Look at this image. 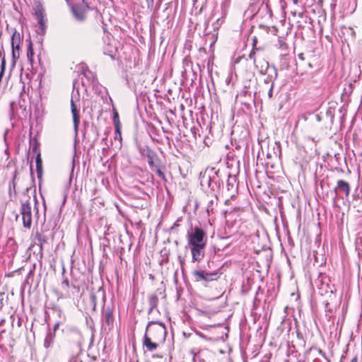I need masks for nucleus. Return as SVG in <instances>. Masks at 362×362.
Masks as SVG:
<instances>
[{
	"mask_svg": "<svg viewBox=\"0 0 362 362\" xmlns=\"http://www.w3.org/2000/svg\"><path fill=\"white\" fill-rule=\"evenodd\" d=\"M298 59H300L301 61H303V60L305 59L304 54H303V53H300V54H298Z\"/></svg>",
	"mask_w": 362,
	"mask_h": 362,
	"instance_id": "nucleus-56",
	"label": "nucleus"
},
{
	"mask_svg": "<svg viewBox=\"0 0 362 362\" xmlns=\"http://www.w3.org/2000/svg\"><path fill=\"white\" fill-rule=\"evenodd\" d=\"M139 151L143 157L146 158L151 156L153 153L156 152L152 148H151L148 145L139 146Z\"/></svg>",
	"mask_w": 362,
	"mask_h": 362,
	"instance_id": "nucleus-25",
	"label": "nucleus"
},
{
	"mask_svg": "<svg viewBox=\"0 0 362 362\" xmlns=\"http://www.w3.org/2000/svg\"><path fill=\"white\" fill-rule=\"evenodd\" d=\"M187 246L206 245V232L199 226L191 228L187 233Z\"/></svg>",
	"mask_w": 362,
	"mask_h": 362,
	"instance_id": "nucleus-5",
	"label": "nucleus"
},
{
	"mask_svg": "<svg viewBox=\"0 0 362 362\" xmlns=\"http://www.w3.org/2000/svg\"><path fill=\"white\" fill-rule=\"evenodd\" d=\"M29 188L27 187L23 192V198L20 200L21 207L20 214L22 216L23 226L27 229H30L32 226L33 214L30 204V197L27 194Z\"/></svg>",
	"mask_w": 362,
	"mask_h": 362,
	"instance_id": "nucleus-3",
	"label": "nucleus"
},
{
	"mask_svg": "<svg viewBox=\"0 0 362 362\" xmlns=\"http://www.w3.org/2000/svg\"><path fill=\"white\" fill-rule=\"evenodd\" d=\"M54 310L57 312V315L61 317L62 314V310L59 307H55Z\"/></svg>",
	"mask_w": 362,
	"mask_h": 362,
	"instance_id": "nucleus-48",
	"label": "nucleus"
},
{
	"mask_svg": "<svg viewBox=\"0 0 362 362\" xmlns=\"http://www.w3.org/2000/svg\"><path fill=\"white\" fill-rule=\"evenodd\" d=\"M17 42H21V37L19 33L15 32L11 37V47H13V45H16Z\"/></svg>",
	"mask_w": 362,
	"mask_h": 362,
	"instance_id": "nucleus-35",
	"label": "nucleus"
},
{
	"mask_svg": "<svg viewBox=\"0 0 362 362\" xmlns=\"http://www.w3.org/2000/svg\"><path fill=\"white\" fill-rule=\"evenodd\" d=\"M260 68L259 69V73L262 75H266L264 80V83H274L278 77V70L274 65H269V62L264 59L259 62Z\"/></svg>",
	"mask_w": 362,
	"mask_h": 362,
	"instance_id": "nucleus-7",
	"label": "nucleus"
},
{
	"mask_svg": "<svg viewBox=\"0 0 362 362\" xmlns=\"http://www.w3.org/2000/svg\"><path fill=\"white\" fill-rule=\"evenodd\" d=\"M106 233H105V236L100 239V247H103V256L106 255L105 247H109L110 240L105 236Z\"/></svg>",
	"mask_w": 362,
	"mask_h": 362,
	"instance_id": "nucleus-32",
	"label": "nucleus"
},
{
	"mask_svg": "<svg viewBox=\"0 0 362 362\" xmlns=\"http://www.w3.org/2000/svg\"><path fill=\"white\" fill-rule=\"evenodd\" d=\"M103 307L102 311V319L103 321L108 326L109 329H111L114 327L115 317L113 316V307L110 305L105 306V296L103 295Z\"/></svg>",
	"mask_w": 362,
	"mask_h": 362,
	"instance_id": "nucleus-12",
	"label": "nucleus"
},
{
	"mask_svg": "<svg viewBox=\"0 0 362 362\" xmlns=\"http://www.w3.org/2000/svg\"><path fill=\"white\" fill-rule=\"evenodd\" d=\"M70 286L74 289V291H73L74 294L79 293V291H80L79 286L76 285L74 282H72Z\"/></svg>",
	"mask_w": 362,
	"mask_h": 362,
	"instance_id": "nucleus-41",
	"label": "nucleus"
},
{
	"mask_svg": "<svg viewBox=\"0 0 362 362\" xmlns=\"http://www.w3.org/2000/svg\"><path fill=\"white\" fill-rule=\"evenodd\" d=\"M112 122L115 127V131L116 133L119 134V136L121 137V132H120V122L119 118V114L116 109H113V117H112Z\"/></svg>",
	"mask_w": 362,
	"mask_h": 362,
	"instance_id": "nucleus-24",
	"label": "nucleus"
},
{
	"mask_svg": "<svg viewBox=\"0 0 362 362\" xmlns=\"http://www.w3.org/2000/svg\"><path fill=\"white\" fill-rule=\"evenodd\" d=\"M200 185L203 188L207 187L211 194L218 195L223 185L219 170H216L214 168L207 169L201 177Z\"/></svg>",
	"mask_w": 362,
	"mask_h": 362,
	"instance_id": "nucleus-2",
	"label": "nucleus"
},
{
	"mask_svg": "<svg viewBox=\"0 0 362 362\" xmlns=\"http://www.w3.org/2000/svg\"><path fill=\"white\" fill-rule=\"evenodd\" d=\"M288 2L286 3L287 6L291 7V10L293 9V0H288Z\"/></svg>",
	"mask_w": 362,
	"mask_h": 362,
	"instance_id": "nucleus-50",
	"label": "nucleus"
},
{
	"mask_svg": "<svg viewBox=\"0 0 362 362\" xmlns=\"http://www.w3.org/2000/svg\"><path fill=\"white\" fill-rule=\"evenodd\" d=\"M255 95V93H253ZM242 105L245 106L247 109L250 108L251 104L255 103V95H252V92L249 90H243L238 95Z\"/></svg>",
	"mask_w": 362,
	"mask_h": 362,
	"instance_id": "nucleus-13",
	"label": "nucleus"
},
{
	"mask_svg": "<svg viewBox=\"0 0 362 362\" xmlns=\"http://www.w3.org/2000/svg\"><path fill=\"white\" fill-rule=\"evenodd\" d=\"M267 157L268 159H270L272 158V155L270 153H267Z\"/></svg>",
	"mask_w": 362,
	"mask_h": 362,
	"instance_id": "nucleus-63",
	"label": "nucleus"
},
{
	"mask_svg": "<svg viewBox=\"0 0 362 362\" xmlns=\"http://www.w3.org/2000/svg\"><path fill=\"white\" fill-rule=\"evenodd\" d=\"M306 139H307L308 141H310L314 142V143H315V142H316V141H315V138L311 137V136H308Z\"/></svg>",
	"mask_w": 362,
	"mask_h": 362,
	"instance_id": "nucleus-59",
	"label": "nucleus"
},
{
	"mask_svg": "<svg viewBox=\"0 0 362 362\" xmlns=\"http://www.w3.org/2000/svg\"><path fill=\"white\" fill-rule=\"evenodd\" d=\"M156 308H153V307H151V306H149V308H148V315H151V314L153 313V311L154 310H156Z\"/></svg>",
	"mask_w": 362,
	"mask_h": 362,
	"instance_id": "nucleus-55",
	"label": "nucleus"
},
{
	"mask_svg": "<svg viewBox=\"0 0 362 362\" xmlns=\"http://www.w3.org/2000/svg\"><path fill=\"white\" fill-rule=\"evenodd\" d=\"M62 281L61 282V287L63 290L67 291L68 288L70 287L71 284H69V281L68 278L65 276V269H63L62 271Z\"/></svg>",
	"mask_w": 362,
	"mask_h": 362,
	"instance_id": "nucleus-29",
	"label": "nucleus"
},
{
	"mask_svg": "<svg viewBox=\"0 0 362 362\" xmlns=\"http://www.w3.org/2000/svg\"><path fill=\"white\" fill-rule=\"evenodd\" d=\"M12 50L15 49L16 52H19L20 49V43L17 42L16 45H13V47H11Z\"/></svg>",
	"mask_w": 362,
	"mask_h": 362,
	"instance_id": "nucleus-49",
	"label": "nucleus"
},
{
	"mask_svg": "<svg viewBox=\"0 0 362 362\" xmlns=\"http://www.w3.org/2000/svg\"><path fill=\"white\" fill-rule=\"evenodd\" d=\"M183 63H184L186 66H187L189 64H190V63H191V62H190L189 60H188V59H187V58H186V57H185V58L184 59V60H183Z\"/></svg>",
	"mask_w": 362,
	"mask_h": 362,
	"instance_id": "nucleus-57",
	"label": "nucleus"
},
{
	"mask_svg": "<svg viewBox=\"0 0 362 362\" xmlns=\"http://www.w3.org/2000/svg\"><path fill=\"white\" fill-rule=\"evenodd\" d=\"M197 131H198V129H196L194 127L191 129V132H192V134L193 137L194 138V139H197Z\"/></svg>",
	"mask_w": 362,
	"mask_h": 362,
	"instance_id": "nucleus-46",
	"label": "nucleus"
},
{
	"mask_svg": "<svg viewBox=\"0 0 362 362\" xmlns=\"http://www.w3.org/2000/svg\"><path fill=\"white\" fill-rule=\"evenodd\" d=\"M77 83V81L75 80L73 82V91L71 98V110L73 116V122H74V129L76 135H77L78 126L80 123V115H79V109H78V103L80 101V93L79 89L76 88V84Z\"/></svg>",
	"mask_w": 362,
	"mask_h": 362,
	"instance_id": "nucleus-4",
	"label": "nucleus"
},
{
	"mask_svg": "<svg viewBox=\"0 0 362 362\" xmlns=\"http://www.w3.org/2000/svg\"><path fill=\"white\" fill-rule=\"evenodd\" d=\"M19 52H16L15 49L12 50V59L13 64H16V61L19 58Z\"/></svg>",
	"mask_w": 362,
	"mask_h": 362,
	"instance_id": "nucleus-38",
	"label": "nucleus"
},
{
	"mask_svg": "<svg viewBox=\"0 0 362 362\" xmlns=\"http://www.w3.org/2000/svg\"><path fill=\"white\" fill-rule=\"evenodd\" d=\"M350 362H358V357H357V356H354Z\"/></svg>",
	"mask_w": 362,
	"mask_h": 362,
	"instance_id": "nucleus-60",
	"label": "nucleus"
},
{
	"mask_svg": "<svg viewBox=\"0 0 362 362\" xmlns=\"http://www.w3.org/2000/svg\"><path fill=\"white\" fill-rule=\"evenodd\" d=\"M206 246V245L186 246V248L189 247L190 249L192 262H199L204 259Z\"/></svg>",
	"mask_w": 362,
	"mask_h": 362,
	"instance_id": "nucleus-14",
	"label": "nucleus"
},
{
	"mask_svg": "<svg viewBox=\"0 0 362 362\" xmlns=\"http://www.w3.org/2000/svg\"><path fill=\"white\" fill-rule=\"evenodd\" d=\"M147 163L149 165L150 169L154 167H158V165L162 164V161L158 157L156 152H155L151 156H148L147 158Z\"/></svg>",
	"mask_w": 362,
	"mask_h": 362,
	"instance_id": "nucleus-22",
	"label": "nucleus"
},
{
	"mask_svg": "<svg viewBox=\"0 0 362 362\" xmlns=\"http://www.w3.org/2000/svg\"><path fill=\"white\" fill-rule=\"evenodd\" d=\"M315 117H316V119H317L318 122H320V121L321 120L320 116L319 115H315Z\"/></svg>",
	"mask_w": 362,
	"mask_h": 362,
	"instance_id": "nucleus-61",
	"label": "nucleus"
},
{
	"mask_svg": "<svg viewBox=\"0 0 362 362\" xmlns=\"http://www.w3.org/2000/svg\"><path fill=\"white\" fill-rule=\"evenodd\" d=\"M329 281V277L325 274H319L317 278L315 279V284L321 295L332 293Z\"/></svg>",
	"mask_w": 362,
	"mask_h": 362,
	"instance_id": "nucleus-11",
	"label": "nucleus"
},
{
	"mask_svg": "<svg viewBox=\"0 0 362 362\" xmlns=\"http://www.w3.org/2000/svg\"><path fill=\"white\" fill-rule=\"evenodd\" d=\"M166 335V327L163 322L158 320L149 321L143 337V346L148 351H153L160 344L165 341Z\"/></svg>",
	"mask_w": 362,
	"mask_h": 362,
	"instance_id": "nucleus-1",
	"label": "nucleus"
},
{
	"mask_svg": "<svg viewBox=\"0 0 362 362\" xmlns=\"http://www.w3.org/2000/svg\"><path fill=\"white\" fill-rule=\"evenodd\" d=\"M178 260H179V262L182 267V270L183 271V268H182V266L183 264H185V259L182 258L181 256H178Z\"/></svg>",
	"mask_w": 362,
	"mask_h": 362,
	"instance_id": "nucleus-47",
	"label": "nucleus"
},
{
	"mask_svg": "<svg viewBox=\"0 0 362 362\" xmlns=\"http://www.w3.org/2000/svg\"><path fill=\"white\" fill-rule=\"evenodd\" d=\"M38 147H39V144L37 141H35V144L33 146V148H32L33 151L38 153Z\"/></svg>",
	"mask_w": 362,
	"mask_h": 362,
	"instance_id": "nucleus-45",
	"label": "nucleus"
},
{
	"mask_svg": "<svg viewBox=\"0 0 362 362\" xmlns=\"http://www.w3.org/2000/svg\"><path fill=\"white\" fill-rule=\"evenodd\" d=\"M305 4L304 0H293V9L291 10V13L293 16H303V12L300 11V8Z\"/></svg>",
	"mask_w": 362,
	"mask_h": 362,
	"instance_id": "nucleus-21",
	"label": "nucleus"
},
{
	"mask_svg": "<svg viewBox=\"0 0 362 362\" xmlns=\"http://www.w3.org/2000/svg\"><path fill=\"white\" fill-rule=\"evenodd\" d=\"M90 302L93 305V310H95V308H96V300H97V298L95 296V294H91L90 296Z\"/></svg>",
	"mask_w": 362,
	"mask_h": 362,
	"instance_id": "nucleus-39",
	"label": "nucleus"
},
{
	"mask_svg": "<svg viewBox=\"0 0 362 362\" xmlns=\"http://www.w3.org/2000/svg\"><path fill=\"white\" fill-rule=\"evenodd\" d=\"M55 333L52 332L50 330L46 334L44 339V347L46 349V354L49 357H57L61 354V349L59 346H54Z\"/></svg>",
	"mask_w": 362,
	"mask_h": 362,
	"instance_id": "nucleus-8",
	"label": "nucleus"
},
{
	"mask_svg": "<svg viewBox=\"0 0 362 362\" xmlns=\"http://www.w3.org/2000/svg\"><path fill=\"white\" fill-rule=\"evenodd\" d=\"M194 281L202 282L206 286L209 282L216 281L219 278L218 272H208L205 270H194L192 273Z\"/></svg>",
	"mask_w": 362,
	"mask_h": 362,
	"instance_id": "nucleus-9",
	"label": "nucleus"
},
{
	"mask_svg": "<svg viewBox=\"0 0 362 362\" xmlns=\"http://www.w3.org/2000/svg\"><path fill=\"white\" fill-rule=\"evenodd\" d=\"M148 303L149 306L156 308V311L159 313L158 308V305L159 303L158 297L156 294L152 293L148 296Z\"/></svg>",
	"mask_w": 362,
	"mask_h": 362,
	"instance_id": "nucleus-26",
	"label": "nucleus"
},
{
	"mask_svg": "<svg viewBox=\"0 0 362 362\" xmlns=\"http://www.w3.org/2000/svg\"><path fill=\"white\" fill-rule=\"evenodd\" d=\"M36 236H37V241L40 243V247H41V249H42V245H43L44 243H46V241H47V240H46V237H45V235H42V234H39V233H37Z\"/></svg>",
	"mask_w": 362,
	"mask_h": 362,
	"instance_id": "nucleus-37",
	"label": "nucleus"
},
{
	"mask_svg": "<svg viewBox=\"0 0 362 362\" xmlns=\"http://www.w3.org/2000/svg\"><path fill=\"white\" fill-rule=\"evenodd\" d=\"M235 177L228 175V178L227 180V189L228 191L236 189V187H235Z\"/></svg>",
	"mask_w": 362,
	"mask_h": 362,
	"instance_id": "nucleus-30",
	"label": "nucleus"
},
{
	"mask_svg": "<svg viewBox=\"0 0 362 362\" xmlns=\"http://www.w3.org/2000/svg\"><path fill=\"white\" fill-rule=\"evenodd\" d=\"M165 168V166L163 164L158 165V167H154L151 170L154 171L158 177H159L163 181L166 182L165 175L163 171V169Z\"/></svg>",
	"mask_w": 362,
	"mask_h": 362,
	"instance_id": "nucleus-28",
	"label": "nucleus"
},
{
	"mask_svg": "<svg viewBox=\"0 0 362 362\" xmlns=\"http://www.w3.org/2000/svg\"><path fill=\"white\" fill-rule=\"evenodd\" d=\"M341 33L344 40L346 42H354L356 39V33L353 28L344 26L341 28Z\"/></svg>",
	"mask_w": 362,
	"mask_h": 362,
	"instance_id": "nucleus-19",
	"label": "nucleus"
},
{
	"mask_svg": "<svg viewBox=\"0 0 362 362\" xmlns=\"http://www.w3.org/2000/svg\"><path fill=\"white\" fill-rule=\"evenodd\" d=\"M274 83H272V84H270V88L269 89V91H268V97L269 99H272L273 98V90H274Z\"/></svg>",
	"mask_w": 362,
	"mask_h": 362,
	"instance_id": "nucleus-42",
	"label": "nucleus"
},
{
	"mask_svg": "<svg viewBox=\"0 0 362 362\" xmlns=\"http://www.w3.org/2000/svg\"><path fill=\"white\" fill-rule=\"evenodd\" d=\"M208 197V201L206 207V212L208 215L213 216L216 214L217 211V206H218V195H213L211 196L209 194L207 195Z\"/></svg>",
	"mask_w": 362,
	"mask_h": 362,
	"instance_id": "nucleus-18",
	"label": "nucleus"
},
{
	"mask_svg": "<svg viewBox=\"0 0 362 362\" xmlns=\"http://www.w3.org/2000/svg\"><path fill=\"white\" fill-rule=\"evenodd\" d=\"M204 142L206 145L209 146V144L210 143L209 139L208 137H205L204 139Z\"/></svg>",
	"mask_w": 362,
	"mask_h": 362,
	"instance_id": "nucleus-58",
	"label": "nucleus"
},
{
	"mask_svg": "<svg viewBox=\"0 0 362 362\" xmlns=\"http://www.w3.org/2000/svg\"><path fill=\"white\" fill-rule=\"evenodd\" d=\"M61 324V322L60 321H57L54 323V327H53V332H54L56 333V331L58 329L59 325Z\"/></svg>",
	"mask_w": 362,
	"mask_h": 362,
	"instance_id": "nucleus-44",
	"label": "nucleus"
},
{
	"mask_svg": "<svg viewBox=\"0 0 362 362\" xmlns=\"http://www.w3.org/2000/svg\"><path fill=\"white\" fill-rule=\"evenodd\" d=\"M324 305H325V313H326V317L328 318V320H329L332 315V310L329 306V303H328V301H325L323 303Z\"/></svg>",
	"mask_w": 362,
	"mask_h": 362,
	"instance_id": "nucleus-34",
	"label": "nucleus"
},
{
	"mask_svg": "<svg viewBox=\"0 0 362 362\" xmlns=\"http://www.w3.org/2000/svg\"><path fill=\"white\" fill-rule=\"evenodd\" d=\"M256 18H264L266 21L272 19V11L269 5L268 0H263L257 13L254 15Z\"/></svg>",
	"mask_w": 362,
	"mask_h": 362,
	"instance_id": "nucleus-15",
	"label": "nucleus"
},
{
	"mask_svg": "<svg viewBox=\"0 0 362 362\" xmlns=\"http://www.w3.org/2000/svg\"><path fill=\"white\" fill-rule=\"evenodd\" d=\"M66 336L77 346H80L82 341V334L76 327H69L66 329Z\"/></svg>",
	"mask_w": 362,
	"mask_h": 362,
	"instance_id": "nucleus-16",
	"label": "nucleus"
},
{
	"mask_svg": "<svg viewBox=\"0 0 362 362\" xmlns=\"http://www.w3.org/2000/svg\"><path fill=\"white\" fill-rule=\"evenodd\" d=\"M215 15H216L215 13L213 12L212 14H211V16L210 17V18H209L205 22V33L207 35L211 33V28H210V23H211V21H213L212 24H211V26H212V29L214 31L218 30L220 28V26L221 25V24L223 23V20L221 19V18H217L214 19Z\"/></svg>",
	"mask_w": 362,
	"mask_h": 362,
	"instance_id": "nucleus-17",
	"label": "nucleus"
},
{
	"mask_svg": "<svg viewBox=\"0 0 362 362\" xmlns=\"http://www.w3.org/2000/svg\"><path fill=\"white\" fill-rule=\"evenodd\" d=\"M257 42V39L256 37H254L253 39H252V48L257 49L256 48Z\"/></svg>",
	"mask_w": 362,
	"mask_h": 362,
	"instance_id": "nucleus-51",
	"label": "nucleus"
},
{
	"mask_svg": "<svg viewBox=\"0 0 362 362\" xmlns=\"http://www.w3.org/2000/svg\"><path fill=\"white\" fill-rule=\"evenodd\" d=\"M16 176H17V171L16 170L14 172V175H13L12 180L10 181L9 184H8V195H9V198H10L11 201H13V198H16V194H17L16 189V184L15 182Z\"/></svg>",
	"mask_w": 362,
	"mask_h": 362,
	"instance_id": "nucleus-20",
	"label": "nucleus"
},
{
	"mask_svg": "<svg viewBox=\"0 0 362 362\" xmlns=\"http://www.w3.org/2000/svg\"><path fill=\"white\" fill-rule=\"evenodd\" d=\"M91 359L93 360V361H96L97 360V356H92Z\"/></svg>",
	"mask_w": 362,
	"mask_h": 362,
	"instance_id": "nucleus-64",
	"label": "nucleus"
},
{
	"mask_svg": "<svg viewBox=\"0 0 362 362\" xmlns=\"http://www.w3.org/2000/svg\"><path fill=\"white\" fill-rule=\"evenodd\" d=\"M5 322V320L4 319H1L0 320V327L4 325V323Z\"/></svg>",
	"mask_w": 362,
	"mask_h": 362,
	"instance_id": "nucleus-62",
	"label": "nucleus"
},
{
	"mask_svg": "<svg viewBox=\"0 0 362 362\" xmlns=\"http://www.w3.org/2000/svg\"><path fill=\"white\" fill-rule=\"evenodd\" d=\"M35 164H36V171L37 174L38 179H40L42 175V160L41 159L40 153L38 152L37 153L35 158Z\"/></svg>",
	"mask_w": 362,
	"mask_h": 362,
	"instance_id": "nucleus-23",
	"label": "nucleus"
},
{
	"mask_svg": "<svg viewBox=\"0 0 362 362\" xmlns=\"http://www.w3.org/2000/svg\"><path fill=\"white\" fill-rule=\"evenodd\" d=\"M161 3H162V0H158V1L157 4H156V6L155 7V11H157L160 8Z\"/></svg>",
	"mask_w": 362,
	"mask_h": 362,
	"instance_id": "nucleus-53",
	"label": "nucleus"
},
{
	"mask_svg": "<svg viewBox=\"0 0 362 362\" xmlns=\"http://www.w3.org/2000/svg\"><path fill=\"white\" fill-rule=\"evenodd\" d=\"M351 192V186L349 183L344 180H339L334 189L333 202L337 199H348Z\"/></svg>",
	"mask_w": 362,
	"mask_h": 362,
	"instance_id": "nucleus-10",
	"label": "nucleus"
},
{
	"mask_svg": "<svg viewBox=\"0 0 362 362\" xmlns=\"http://www.w3.org/2000/svg\"><path fill=\"white\" fill-rule=\"evenodd\" d=\"M34 201H35V209L36 211L35 214H36V216H38L39 211H38V206H37V197L35 195L34 196Z\"/></svg>",
	"mask_w": 362,
	"mask_h": 362,
	"instance_id": "nucleus-43",
	"label": "nucleus"
},
{
	"mask_svg": "<svg viewBox=\"0 0 362 362\" xmlns=\"http://www.w3.org/2000/svg\"><path fill=\"white\" fill-rule=\"evenodd\" d=\"M73 13L74 14V16L78 19V20H80V21H82L85 18V14L83 12H78L77 11V8L76 7H74L73 9Z\"/></svg>",
	"mask_w": 362,
	"mask_h": 362,
	"instance_id": "nucleus-36",
	"label": "nucleus"
},
{
	"mask_svg": "<svg viewBox=\"0 0 362 362\" xmlns=\"http://www.w3.org/2000/svg\"><path fill=\"white\" fill-rule=\"evenodd\" d=\"M319 354L322 356L324 357L325 358H326L328 362H330V361L329 359L327 358L326 357V354L322 351L321 349L319 350Z\"/></svg>",
	"mask_w": 362,
	"mask_h": 362,
	"instance_id": "nucleus-52",
	"label": "nucleus"
},
{
	"mask_svg": "<svg viewBox=\"0 0 362 362\" xmlns=\"http://www.w3.org/2000/svg\"><path fill=\"white\" fill-rule=\"evenodd\" d=\"M35 270V263H34L29 269V271L26 275L25 284L30 286L32 285L34 279V274Z\"/></svg>",
	"mask_w": 362,
	"mask_h": 362,
	"instance_id": "nucleus-27",
	"label": "nucleus"
},
{
	"mask_svg": "<svg viewBox=\"0 0 362 362\" xmlns=\"http://www.w3.org/2000/svg\"><path fill=\"white\" fill-rule=\"evenodd\" d=\"M256 49H257L252 48V49L250 52L249 58H250V59H252L253 61L255 66H256L257 69H259L260 68V65L262 64H259V62L261 60H259L258 62H257V60H256V58H255Z\"/></svg>",
	"mask_w": 362,
	"mask_h": 362,
	"instance_id": "nucleus-31",
	"label": "nucleus"
},
{
	"mask_svg": "<svg viewBox=\"0 0 362 362\" xmlns=\"http://www.w3.org/2000/svg\"><path fill=\"white\" fill-rule=\"evenodd\" d=\"M33 14L37 22V29L36 32L38 35H43L46 33L47 18H46L45 10L40 2H36L33 8Z\"/></svg>",
	"mask_w": 362,
	"mask_h": 362,
	"instance_id": "nucleus-6",
	"label": "nucleus"
},
{
	"mask_svg": "<svg viewBox=\"0 0 362 362\" xmlns=\"http://www.w3.org/2000/svg\"><path fill=\"white\" fill-rule=\"evenodd\" d=\"M34 55V51L33 48V43L31 40L29 41L28 45V52H27V57L28 59L32 63L33 62V57Z\"/></svg>",
	"mask_w": 362,
	"mask_h": 362,
	"instance_id": "nucleus-33",
	"label": "nucleus"
},
{
	"mask_svg": "<svg viewBox=\"0 0 362 362\" xmlns=\"http://www.w3.org/2000/svg\"><path fill=\"white\" fill-rule=\"evenodd\" d=\"M147 8L149 11H152L154 5V0H146Z\"/></svg>",
	"mask_w": 362,
	"mask_h": 362,
	"instance_id": "nucleus-40",
	"label": "nucleus"
},
{
	"mask_svg": "<svg viewBox=\"0 0 362 362\" xmlns=\"http://www.w3.org/2000/svg\"><path fill=\"white\" fill-rule=\"evenodd\" d=\"M207 69H208L209 73L210 74L212 71V66L211 65L210 61H209L207 63Z\"/></svg>",
	"mask_w": 362,
	"mask_h": 362,
	"instance_id": "nucleus-54",
	"label": "nucleus"
}]
</instances>
